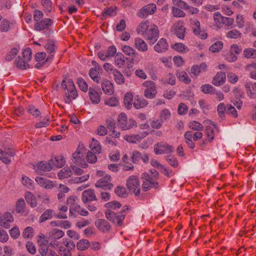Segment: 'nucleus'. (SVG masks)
Listing matches in <instances>:
<instances>
[{"mask_svg":"<svg viewBox=\"0 0 256 256\" xmlns=\"http://www.w3.org/2000/svg\"><path fill=\"white\" fill-rule=\"evenodd\" d=\"M188 127L192 130H196L194 133L190 130L186 131L184 134L185 142L190 149L195 148V143L194 141H197L202 137V133L200 131L204 130V127L198 122L193 120L188 123Z\"/></svg>","mask_w":256,"mask_h":256,"instance_id":"1","label":"nucleus"},{"mask_svg":"<svg viewBox=\"0 0 256 256\" xmlns=\"http://www.w3.org/2000/svg\"><path fill=\"white\" fill-rule=\"evenodd\" d=\"M137 32L152 44L155 43L159 36L158 26L155 24H150L148 20L140 22Z\"/></svg>","mask_w":256,"mask_h":256,"instance_id":"2","label":"nucleus"},{"mask_svg":"<svg viewBox=\"0 0 256 256\" xmlns=\"http://www.w3.org/2000/svg\"><path fill=\"white\" fill-rule=\"evenodd\" d=\"M61 86L64 90L65 102L68 104H71L72 100L76 99L78 96L77 90L73 80L72 79H68V81H66L64 79L62 82Z\"/></svg>","mask_w":256,"mask_h":256,"instance_id":"3","label":"nucleus"},{"mask_svg":"<svg viewBox=\"0 0 256 256\" xmlns=\"http://www.w3.org/2000/svg\"><path fill=\"white\" fill-rule=\"evenodd\" d=\"M43 12L38 10L34 12V20L36 22L34 28L37 31H42L44 30H48L53 24V20L50 18H42Z\"/></svg>","mask_w":256,"mask_h":256,"instance_id":"4","label":"nucleus"},{"mask_svg":"<svg viewBox=\"0 0 256 256\" xmlns=\"http://www.w3.org/2000/svg\"><path fill=\"white\" fill-rule=\"evenodd\" d=\"M151 172L154 178H152V176L146 172L142 174V189L144 192L152 188L158 189L159 188L158 183L156 180L158 178V172L156 170H154V172L152 171Z\"/></svg>","mask_w":256,"mask_h":256,"instance_id":"5","label":"nucleus"},{"mask_svg":"<svg viewBox=\"0 0 256 256\" xmlns=\"http://www.w3.org/2000/svg\"><path fill=\"white\" fill-rule=\"evenodd\" d=\"M128 210V206L125 205L123 206L122 210L118 213H116L109 209L106 210L104 213L108 220L114 223H116L118 226H122L123 224L122 220Z\"/></svg>","mask_w":256,"mask_h":256,"instance_id":"6","label":"nucleus"},{"mask_svg":"<svg viewBox=\"0 0 256 256\" xmlns=\"http://www.w3.org/2000/svg\"><path fill=\"white\" fill-rule=\"evenodd\" d=\"M98 176L100 177L95 184V186L98 188H102L104 190H110L114 185L111 182V176L106 174L104 171L98 170L96 174Z\"/></svg>","mask_w":256,"mask_h":256,"instance_id":"7","label":"nucleus"},{"mask_svg":"<svg viewBox=\"0 0 256 256\" xmlns=\"http://www.w3.org/2000/svg\"><path fill=\"white\" fill-rule=\"evenodd\" d=\"M117 125L122 130H128L137 126V123L132 118L128 119L124 112L120 114L117 118Z\"/></svg>","mask_w":256,"mask_h":256,"instance_id":"8","label":"nucleus"},{"mask_svg":"<svg viewBox=\"0 0 256 256\" xmlns=\"http://www.w3.org/2000/svg\"><path fill=\"white\" fill-rule=\"evenodd\" d=\"M126 186L128 190L133 192L135 196L140 195V181L137 176L134 175L130 176L126 180Z\"/></svg>","mask_w":256,"mask_h":256,"instance_id":"9","label":"nucleus"},{"mask_svg":"<svg viewBox=\"0 0 256 256\" xmlns=\"http://www.w3.org/2000/svg\"><path fill=\"white\" fill-rule=\"evenodd\" d=\"M22 56L24 58V61H22L23 64H20V60H21V58L18 56L14 61V64L17 68L21 70H26L29 67L28 62L32 58V50L29 48H25L22 52Z\"/></svg>","mask_w":256,"mask_h":256,"instance_id":"10","label":"nucleus"},{"mask_svg":"<svg viewBox=\"0 0 256 256\" xmlns=\"http://www.w3.org/2000/svg\"><path fill=\"white\" fill-rule=\"evenodd\" d=\"M142 85L146 88L144 90V96L147 98H154L157 94L156 83L152 80H147L143 82Z\"/></svg>","mask_w":256,"mask_h":256,"instance_id":"11","label":"nucleus"},{"mask_svg":"<svg viewBox=\"0 0 256 256\" xmlns=\"http://www.w3.org/2000/svg\"><path fill=\"white\" fill-rule=\"evenodd\" d=\"M83 150H85L83 148H77V150L72 154V162L77 166L82 168H86L88 164L86 163L84 159V156L82 154Z\"/></svg>","mask_w":256,"mask_h":256,"instance_id":"12","label":"nucleus"},{"mask_svg":"<svg viewBox=\"0 0 256 256\" xmlns=\"http://www.w3.org/2000/svg\"><path fill=\"white\" fill-rule=\"evenodd\" d=\"M130 160L133 164H138L142 160L144 164H147L149 161V154L135 150L132 153Z\"/></svg>","mask_w":256,"mask_h":256,"instance_id":"13","label":"nucleus"},{"mask_svg":"<svg viewBox=\"0 0 256 256\" xmlns=\"http://www.w3.org/2000/svg\"><path fill=\"white\" fill-rule=\"evenodd\" d=\"M172 31L180 39H184L185 36L186 28L183 21L178 20L174 24Z\"/></svg>","mask_w":256,"mask_h":256,"instance_id":"14","label":"nucleus"},{"mask_svg":"<svg viewBox=\"0 0 256 256\" xmlns=\"http://www.w3.org/2000/svg\"><path fill=\"white\" fill-rule=\"evenodd\" d=\"M174 148L164 142L158 143L154 146V151L156 154H167L173 152Z\"/></svg>","mask_w":256,"mask_h":256,"instance_id":"15","label":"nucleus"},{"mask_svg":"<svg viewBox=\"0 0 256 256\" xmlns=\"http://www.w3.org/2000/svg\"><path fill=\"white\" fill-rule=\"evenodd\" d=\"M64 232L58 229L54 228L52 230L48 232V238L50 240V244L54 248V245L58 246V244H56V240L60 239L64 236Z\"/></svg>","mask_w":256,"mask_h":256,"instance_id":"16","label":"nucleus"},{"mask_svg":"<svg viewBox=\"0 0 256 256\" xmlns=\"http://www.w3.org/2000/svg\"><path fill=\"white\" fill-rule=\"evenodd\" d=\"M35 60L37 62L35 64V68L40 69L44 66L51 62L52 60H47L46 53L44 52H38L35 54Z\"/></svg>","mask_w":256,"mask_h":256,"instance_id":"17","label":"nucleus"},{"mask_svg":"<svg viewBox=\"0 0 256 256\" xmlns=\"http://www.w3.org/2000/svg\"><path fill=\"white\" fill-rule=\"evenodd\" d=\"M15 154V150L12 148H8L4 150L0 149V160L6 164H9L11 162V157Z\"/></svg>","mask_w":256,"mask_h":256,"instance_id":"18","label":"nucleus"},{"mask_svg":"<svg viewBox=\"0 0 256 256\" xmlns=\"http://www.w3.org/2000/svg\"><path fill=\"white\" fill-rule=\"evenodd\" d=\"M156 10V7L155 4H149L145 6L140 10L138 16L141 18H146L148 15L154 14Z\"/></svg>","mask_w":256,"mask_h":256,"instance_id":"19","label":"nucleus"},{"mask_svg":"<svg viewBox=\"0 0 256 256\" xmlns=\"http://www.w3.org/2000/svg\"><path fill=\"white\" fill-rule=\"evenodd\" d=\"M44 46L48 54L47 60H52L56 52L55 42L53 40L48 39L46 41Z\"/></svg>","mask_w":256,"mask_h":256,"instance_id":"20","label":"nucleus"},{"mask_svg":"<svg viewBox=\"0 0 256 256\" xmlns=\"http://www.w3.org/2000/svg\"><path fill=\"white\" fill-rule=\"evenodd\" d=\"M82 200L84 204L89 203L92 201H96L98 198L94 190L92 189L84 190L82 196Z\"/></svg>","mask_w":256,"mask_h":256,"instance_id":"21","label":"nucleus"},{"mask_svg":"<svg viewBox=\"0 0 256 256\" xmlns=\"http://www.w3.org/2000/svg\"><path fill=\"white\" fill-rule=\"evenodd\" d=\"M95 224L98 228L103 232H108L111 229L110 223L104 219H98L96 220Z\"/></svg>","mask_w":256,"mask_h":256,"instance_id":"22","label":"nucleus"},{"mask_svg":"<svg viewBox=\"0 0 256 256\" xmlns=\"http://www.w3.org/2000/svg\"><path fill=\"white\" fill-rule=\"evenodd\" d=\"M168 48V44L166 39L160 38L154 46V50L158 53L166 52Z\"/></svg>","mask_w":256,"mask_h":256,"instance_id":"23","label":"nucleus"},{"mask_svg":"<svg viewBox=\"0 0 256 256\" xmlns=\"http://www.w3.org/2000/svg\"><path fill=\"white\" fill-rule=\"evenodd\" d=\"M100 82L102 90L105 94L111 95L114 93V85L110 81L106 78H104Z\"/></svg>","mask_w":256,"mask_h":256,"instance_id":"24","label":"nucleus"},{"mask_svg":"<svg viewBox=\"0 0 256 256\" xmlns=\"http://www.w3.org/2000/svg\"><path fill=\"white\" fill-rule=\"evenodd\" d=\"M148 133L144 132L141 134H136L132 135H126L124 138V140L131 143H136L140 142L146 136Z\"/></svg>","mask_w":256,"mask_h":256,"instance_id":"25","label":"nucleus"},{"mask_svg":"<svg viewBox=\"0 0 256 256\" xmlns=\"http://www.w3.org/2000/svg\"><path fill=\"white\" fill-rule=\"evenodd\" d=\"M88 94L90 100L94 104H98L100 101V95L94 88L90 87L88 88Z\"/></svg>","mask_w":256,"mask_h":256,"instance_id":"26","label":"nucleus"},{"mask_svg":"<svg viewBox=\"0 0 256 256\" xmlns=\"http://www.w3.org/2000/svg\"><path fill=\"white\" fill-rule=\"evenodd\" d=\"M226 80L225 73L222 72H218L214 77L212 84L215 86L222 85Z\"/></svg>","mask_w":256,"mask_h":256,"instance_id":"27","label":"nucleus"},{"mask_svg":"<svg viewBox=\"0 0 256 256\" xmlns=\"http://www.w3.org/2000/svg\"><path fill=\"white\" fill-rule=\"evenodd\" d=\"M134 47L139 51L146 52L148 50L147 44L142 38H137L134 40Z\"/></svg>","mask_w":256,"mask_h":256,"instance_id":"28","label":"nucleus"},{"mask_svg":"<svg viewBox=\"0 0 256 256\" xmlns=\"http://www.w3.org/2000/svg\"><path fill=\"white\" fill-rule=\"evenodd\" d=\"M207 66L205 63H202L200 65H194L191 68V72L195 77H197L200 72H206Z\"/></svg>","mask_w":256,"mask_h":256,"instance_id":"29","label":"nucleus"},{"mask_svg":"<svg viewBox=\"0 0 256 256\" xmlns=\"http://www.w3.org/2000/svg\"><path fill=\"white\" fill-rule=\"evenodd\" d=\"M36 181L41 186L46 188L52 189L54 188V184L52 181L42 177H36Z\"/></svg>","mask_w":256,"mask_h":256,"instance_id":"30","label":"nucleus"},{"mask_svg":"<svg viewBox=\"0 0 256 256\" xmlns=\"http://www.w3.org/2000/svg\"><path fill=\"white\" fill-rule=\"evenodd\" d=\"M213 127L210 126H208L206 128L205 132L208 138V141L210 142L214 140V136L215 132L218 130L216 125L214 124H212Z\"/></svg>","mask_w":256,"mask_h":256,"instance_id":"31","label":"nucleus"},{"mask_svg":"<svg viewBox=\"0 0 256 256\" xmlns=\"http://www.w3.org/2000/svg\"><path fill=\"white\" fill-rule=\"evenodd\" d=\"M176 76L179 80L182 82L186 84H189L191 82V80L188 74L184 70H177Z\"/></svg>","mask_w":256,"mask_h":256,"instance_id":"32","label":"nucleus"},{"mask_svg":"<svg viewBox=\"0 0 256 256\" xmlns=\"http://www.w3.org/2000/svg\"><path fill=\"white\" fill-rule=\"evenodd\" d=\"M114 82L120 85L123 84L125 82V78L121 72L117 69L113 70L112 73Z\"/></svg>","mask_w":256,"mask_h":256,"instance_id":"33","label":"nucleus"},{"mask_svg":"<svg viewBox=\"0 0 256 256\" xmlns=\"http://www.w3.org/2000/svg\"><path fill=\"white\" fill-rule=\"evenodd\" d=\"M90 77L96 84L101 82V78L98 70L96 68H91L88 72Z\"/></svg>","mask_w":256,"mask_h":256,"instance_id":"34","label":"nucleus"},{"mask_svg":"<svg viewBox=\"0 0 256 256\" xmlns=\"http://www.w3.org/2000/svg\"><path fill=\"white\" fill-rule=\"evenodd\" d=\"M133 104L136 109H139L146 106L148 104V102L146 100L137 96L134 99Z\"/></svg>","mask_w":256,"mask_h":256,"instance_id":"35","label":"nucleus"},{"mask_svg":"<svg viewBox=\"0 0 256 256\" xmlns=\"http://www.w3.org/2000/svg\"><path fill=\"white\" fill-rule=\"evenodd\" d=\"M54 210L51 209L46 210L41 215L39 218L40 222H43L48 220L51 219L53 216Z\"/></svg>","mask_w":256,"mask_h":256,"instance_id":"36","label":"nucleus"},{"mask_svg":"<svg viewBox=\"0 0 256 256\" xmlns=\"http://www.w3.org/2000/svg\"><path fill=\"white\" fill-rule=\"evenodd\" d=\"M243 56L248 59L256 58V50L252 48H247L244 50Z\"/></svg>","mask_w":256,"mask_h":256,"instance_id":"37","label":"nucleus"},{"mask_svg":"<svg viewBox=\"0 0 256 256\" xmlns=\"http://www.w3.org/2000/svg\"><path fill=\"white\" fill-rule=\"evenodd\" d=\"M114 61L116 66L118 68H122L125 64L124 56L121 52H118L115 54Z\"/></svg>","mask_w":256,"mask_h":256,"instance_id":"38","label":"nucleus"},{"mask_svg":"<svg viewBox=\"0 0 256 256\" xmlns=\"http://www.w3.org/2000/svg\"><path fill=\"white\" fill-rule=\"evenodd\" d=\"M25 199L26 202L32 207H36L37 205L36 196L30 192H26Z\"/></svg>","mask_w":256,"mask_h":256,"instance_id":"39","label":"nucleus"},{"mask_svg":"<svg viewBox=\"0 0 256 256\" xmlns=\"http://www.w3.org/2000/svg\"><path fill=\"white\" fill-rule=\"evenodd\" d=\"M133 94L131 92H126L124 97V104L128 109L132 108L133 102Z\"/></svg>","mask_w":256,"mask_h":256,"instance_id":"40","label":"nucleus"},{"mask_svg":"<svg viewBox=\"0 0 256 256\" xmlns=\"http://www.w3.org/2000/svg\"><path fill=\"white\" fill-rule=\"evenodd\" d=\"M122 50L126 55L130 56L133 57L138 54L134 48L128 45L122 46Z\"/></svg>","mask_w":256,"mask_h":256,"instance_id":"41","label":"nucleus"},{"mask_svg":"<svg viewBox=\"0 0 256 256\" xmlns=\"http://www.w3.org/2000/svg\"><path fill=\"white\" fill-rule=\"evenodd\" d=\"M90 150L96 154H100L102 151L101 146L100 142L94 138L90 144Z\"/></svg>","mask_w":256,"mask_h":256,"instance_id":"42","label":"nucleus"},{"mask_svg":"<svg viewBox=\"0 0 256 256\" xmlns=\"http://www.w3.org/2000/svg\"><path fill=\"white\" fill-rule=\"evenodd\" d=\"M38 170L48 172L50 171L52 169L51 164L49 162H40L37 164Z\"/></svg>","mask_w":256,"mask_h":256,"instance_id":"43","label":"nucleus"},{"mask_svg":"<svg viewBox=\"0 0 256 256\" xmlns=\"http://www.w3.org/2000/svg\"><path fill=\"white\" fill-rule=\"evenodd\" d=\"M90 246V242L86 239L80 240L76 244L78 249L80 250H84L88 249Z\"/></svg>","mask_w":256,"mask_h":256,"instance_id":"44","label":"nucleus"},{"mask_svg":"<svg viewBox=\"0 0 256 256\" xmlns=\"http://www.w3.org/2000/svg\"><path fill=\"white\" fill-rule=\"evenodd\" d=\"M72 171L69 168H64L58 173V176L60 179H64L71 176Z\"/></svg>","mask_w":256,"mask_h":256,"instance_id":"45","label":"nucleus"},{"mask_svg":"<svg viewBox=\"0 0 256 256\" xmlns=\"http://www.w3.org/2000/svg\"><path fill=\"white\" fill-rule=\"evenodd\" d=\"M242 35V33L236 29L230 30L228 31L226 34V36L228 38L233 39L240 38Z\"/></svg>","mask_w":256,"mask_h":256,"instance_id":"46","label":"nucleus"},{"mask_svg":"<svg viewBox=\"0 0 256 256\" xmlns=\"http://www.w3.org/2000/svg\"><path fill=\"white\" fill-rule=\"evenodd\" d=\"M213 18L218 27L221 28L222 26L224 16H222L220 13L218 12H215L214 14Z\"/></svg>","mask_w":256,"mask_h":256,"instance_id":"47","label":"nucleus"},{"mask_svg":"<svg viewBox=\"0 0 256 256\" xmlns=\"http://www.w3.org/2000/svg\"><path fill=\"white\" fill-rule=\"evenodd\" d=\"M51 161L52 162L54 165L58 168H62L64 166L65 163L64 158L62 156H58L54 157V159L52 158L51 160Z\"/></svg>","mask_w":256,"mask_h":256,"instance_id":"48","label":"nucleus"},{"mask_svg":"<svg viewBox=\"0 0 256 256\" xmlns=\"http://www.w3.org/2000/svg\"><path fill=\"white\" fill-rule=\"evenodd\" d=\"M201 90L204 94H212L215 93L216 89L210 84H205L201 86Z\"/></svg>","mask_w":256,"mask_h":256,"instance_id":"49","label":"nucleus"},{"mask_svg":"<svg viewBox=\"0 0 256 256\" xmlns=\"http://www.w3.org/2000/svg\"><path fill=\"white\" fill-rule=\"evenodd\" d=\"M77 84H78L79 88L82 91L84 92H86L88 90V84L83 78H78L77 80Z\"/></svg>","mask_w":256,"mask_h":256,"instance_id":"50","label":"nucleus"},{"mask_svg":"<svg viewBox=\"0 0 256 256\" xmlns=\"http://www.w3.org/2000/svg\"><path fill=\"white\" fill-rule=\"evenodd\" d=\"M104 104L110 106H116L119 104V101L116 97L111 96L104 100Z\"/></svg>","mask_w":256,"mask_h":256,"instance_id":"51","label":"nucleus"},{"mask_svg":"<svg viewBox=\"0 0 256 256\" xmlns=\"http://www.w3.org/2000/svg\"><path fill=\"white\" fill-rule=\"evenodd\" d=\"M25 202L23 198H20L16 204V211L17 213L23 212L25 208Z\"/></svg>","mask_w":256,"mask_h":256,"instance_id":"52","label":"nucleus"},{"mask_svg":"<svg viewBox=\"0 0 256 256\" xmlns=\"http://www.w3.org/2000/svg\"><path fill=\"white\" fill-rule=\"evenodd\" d=\"M19 50L18 48H14L10 50L8 54L6 56L5 60L8 62L11 61L15 56L18 54Z\"/></svg>","mask_w":256,"mask_h":256,"instance_id":"53","label":"nucleus"},{"mask_svg":"<svg viewBox=\"0 0 256 256\" xmlns=\"http://www.w3.org/2000/svg\"><path fill=\"white\" fill-rule=\"evenodd\" d=\"M11 23L8 20L4 19L2 20L0 26V30L2 32H7L10 28Z\"/></svg>","mask_w":256,"mask_h":256,"instance_id":"54","label":"nucleus"},{"mask_svg":"<svg viewBox=\"0 0 256 256\" xmlns=\"http://www.w3.org/2000/svg\"><path fill=\"white\" fill-rule=\"evenodd\" d=\"M223 48V43L221 41H218L212 44L209 48L210 51L212 52H218Z\"/></svg>","mask_w":256,"mask_h":256,"instance_id":"55","label":"nucleus"},{"mask_svg":"<svg viewBox=\"0 0 256 256\" xmlns=\"http://www.w3.org/2000/svg\"><path fill=\"white\" fill-rule=\"evenodd\" d=\"M28 112L36 118L40 116L41 112L40 110L34 106L30 105L26 108Z\"/></svg>","mask_w":256,"mask_h":256,"instance_id":"56","label":"nucleus"},{"mask_svg":"<svg viewBox=\"0 0 256 256\" xmlns=\"http://www.w3.org/2000/svg\"><path fill=\"white\" fill-rule=\"evenodd\" d=\"M171 116V113L170 110L166 108L163 109L160 112V118L164 122L168 120Z\"/></svg>","mask_w":256,"mask_h":256,"instance_id":"57","label":"nucleus"},{"mask_svg":"<svg viewBox=\"0 0 256 256\" xmlns=\"http://www.w3.org/2000/svg\"><path fill=\"white\" fill-rule=\"evenodd\" d=\"M41 4L44 7L46 13H50L52 10V2L50 0H42Z\"/></svg>","mask_w":256,"mask_h":256,"instance_id":"58","label":"nucleus"},{"mask_svg":"<svg viewBox=\"0 0 256 256\" xmlns=\"http://www.w3.org/2000/svg\"><path fill=\"white\" fill-rule=\"evenodd\" d=\"M106 128L108 129L110 131L114 132V130L116 128V122L112 118H108L106 119Z\"/></svg>","mask_w":256,"mask_h":256,"instance_id":"59","label":"nucleus"},{"mask_svg":"<svg viewBox=\"0 0 256 256\" xmlns=\"http://www.w3.org/2000/svg\"><path fill=\"white\" fill-rule=\"evenodd\" d=\"M217 111L219 116L221 118H223L225 116V112H226V106L224 104L221 102L217 106Z\"/></svg>","mask_w":256,"mask_h":256,"instance_id":"60","label":"nucleus"},{"mask_svg":"<svg viewBox=\"0 0 256 256\" xmlns=\"http://www.w3.org/2000/svg\"><path fill=\"white\" fill-rule=\"evenodd\" d=\"M172 12L174 17L184 18L186 16V13L179 8L172 6Z\"/></svg>","mask_w":256,"mask_h":256,"instance_id":"61","label":"nucleus"},{"mask_svg":"<svg viewBox=\"0 0 256 256\" xmlns=\"http://www.w3.org/2000/svg\"><path fill=\"white\" fill-rule=\"evenodd\" d=\"M164 83H166L170 85H174L176 84V78L174 74L168 73L165 76Z\"/></svg>","mask_w":256,"mask_h":256,"instance_id":"62","label":"nucleus"},{"mask_svg":"<svg viewBox=\"0 0 256 256\" xmlns=\"http://www.w3.org/2000/svg\"><path fill=\"white\" fill-rule=\"evenodd\" d=\"M72 210L74 211L82 216H87L88 214V212L87 210L82 208L80 205L78 204L74 206V207H73V209Z\"/></svg>","mask_w":256,"mask_h":256,"instance_id":"63","label":"nucleus"},{"mask_svg":"<svg viewBox=\"0 0 256 256\" xmlns=\"http://www.w3.org/2000/svg\"><path fill=\"white\" fill-rule=\"evenodd\" d=\"M24 238H32L34 236V230L31 226H28L25 228L22 234Z\"/></svg>","mask_w":256,"mask_h":256,"instance_id":"64","label":"nucleus"}]
</instances>
